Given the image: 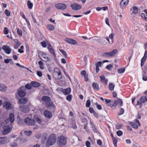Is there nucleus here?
I'll return each instance as SVG.
<instances>
[{
    "label": "nucleus",
    "instance_id": "1",
    "mask_svg": "<svg viewBox=\"0 0 147 147\" xmlns=\"http://www.w3.org/2000/svg\"><path fill=\"white\" fill-rule=\"evenodd\" d=\"M56 137L54 134H52L49 137L46 145L47 147L53 145L56 142Z\"/></svg>",
    "mask_w": 147,
    "mask_h": 147
},
{
    "label": "nucleus",
    "instance_id": "60",
    "mask_svg": "<svg viewBox=\"0 0 147 147\" xmlns=\"http://www.w3.org/2000/svg\"><path fill=\"white\" fill-rule=\"evenodd\" d=\"M118 100H115L113 104V106L114 107L116 106L118 104Z\"/></svg>",
    "mask_w": 147,
    "mask_h": 147
},
{
    "label": "nucleus",
    "instance_id": "27",
    "mask_svg": "<svg viewBox=\"0 0 147 147\" xmlns=\"http://www.w3.org/2000/svg\"><path fill=\"white\" fill-rule=\"evenodd\" d=\"M140 100L141 103H144L146 102H147V96H142L140 99Z\"/></svg>",
    "mask_w": 147,
    "mask_h": 147
},
{
    "label": "nucleus",
    "instance_id": "63",
    "mask_svg": "<svg viewBox=\"0 0 147 147\" xmlns=\"http://www.w3.org/2000/svg\"><path fill=\"white\" fill-rule=\"evenodd\" d=\"M86 144L87 147H90V143L88 141H86Z\"/></svg>",
    "mask_w": 147,
    "mask_h": 147
},
{
    "label": "nucleus",
    "instance_id": "37",
    "mask_svg": "<svg viewBox=\"0 0 147 147\" xmlns=\"http://www.w3.org/2000/svg\"><path fill=\"white\" fill-rule=\"evenodd\" d=\"M105 38H102L101 39H99L98 42L99 44H102L105 42Z\"/></svg>",
    "mask_w": 147,
    "mask_h": 147
},
{
    "label": "nucleus",
    "instance_id": "8",
    "mask_svg": "<svg viewBox=\"0 0 147 147\" xmlns=\"http://www.w3.org/2000/svg\"><path fill=\"white\" fill-rule=\"evenodd\" d=\"M19 110L24 113H27L29 111L30 109L28 106L26 105H22L20 106Z\"/></svg>",
    "mask_w": 147,
    "mask_h": 147
},
{
    "label": "nucleus",
    "instance_id": "39",
    "mask_svg": "<svg viewBox=\"0 0 147 147\" xmlns=\"http://www.w3.org/2000/svg\"><path fill=\"white\" fill-rule=\"evenodd\" d=\"M133 10L132 13L134 14H136L138 12V8L135 6L133 7Z\"/></svg>",
    "mask_w": 147,
    "mask_h": 147
},
{
    "label": "nucleus",
    "instance_id": "52",
    "mask_svg": "<svg viewBox=\"0 0 147 147\" xmlns=\"http://www.w3.org/2000/svg\"><path fill=\"white\" fill-rule=\"evenodd\" d=\"M113 144L115 146H116L117 144V139L115 138H113Z\"/></svg>",
    "mask_w": 147,
    "mask_h": 147
},
{
    "label": "nucleus",
    "instance_id": "34",
    "mask_svg": "<svg viewBox=\"0 0 147 147\" xmlns=\"http://www.w3.org/2000/svg\"><path fill=\"white\" fill-rule=\"evenodd\" d=\"M115 87V85L114 84L110 83L109 86V89L111 91H113L114 90V88Z\"/></svg>",
    "mask_w": 147,
    "mask_h": 147
},
{
    "label": "nucleus",
    "instance_id": "43",
    "mask_svg": "<svg viewBox=\"0 0 147 147\" xmlns=\"http://www.w3.org/2000/svg\"><path fill=\"white\" fill-rule=\"evenodd\" d=\"M131 125L133 127L137 129L138 128V126L137 124L134 122H131Z\"/></svg>",
    "mask_w": 147,
    "mask_h": 147
},
{
    "label": "nucleus",
    "instance_id": "56",
    "mask_svg": "<svg viewBox=\"0 0 147 147\" xmlns=\"http://www.w3.org/2000/svg\"><path fill=\"white\" fill-rule=\"evenodd\" d=\"M12 61L11 59H5L4 61V62L6 63H8L10 61Z\"/></svg>",
    "mask_w": 147,
    "mask_h": 147
},
{
    "label": "nucleus",
    "instance_id": "6",
    "mask_svg": "<svg viewBox=\"0 0 147 147\" xmlns=\"http://www.w3.org/2000/svg\"><path fill=\"white\" fill-rule=\"evenodd\" d=\"M12 126V124L10 126L4 125L3 127V130L2 132L3 134V135H6L10 132L11 130Z\"/></svg>",
    "mask_w": 147,
    "mask_h": 147
},
{
    "label": "nucleus",
    "instance_id": "3",
    "mask_svg": "<svg viewBox=\"0 0 147 147\" xmlns=\"http://www.w3.org/2000/svg\"><path fill=\"white\" fill-rule=\"evenodd\" d=\"M117 50L116 49L113 50L112 51L109 52L104 53L102 54V56L105 58H108L114 56L117 53Z\"/></svg>",
    "mask_w": 147,
    "mask_h": 147
},
{
    "label": "nucleus",
    "instance_id": "59",
    "mask_svg": "<svg viewBox=\"0 0 147 147\" xmlns=\"http://www.w3.org/2000/svg\"><path fill=\"white\" fill-rule=\"evenodd\" d=\"M124 113V110L123 109L121 108L120 109V111L118 113L119 115H121L122 114Z\"/></svg>",
    "mask_w": 147,
    "mask_h": 147
},
{
    "label": "nucleus",
    "instance_id": "44",
    "mask_svg": "<svg viewBox=\"0 0 147 147\" xmlns=\"http://www.w3.org/2000/svg\"><path fill=\"white\" fill-rule=\"evenodd\" d=\"M20 44L19 41H17L16 44L14 45V48L15 49H17L20 45Z\"/></svg>",
    "mask_w": 147,
    "mask_h": 147
},
{
    "label": "nucleus",
    "instance_id": "40",
    "mask_svg": "<svg viewBox=\"0 0 147 147\" xmlns=\"http://www.w3.org/2000/svg\"><path fill=\"white\" fill-rule=\"evenodd\" d=\"M125 71V69L124 68H122L119 69L117 70L118 73L119 74L123 73Z\"/></svg>",
    "mask_w": 147,
    "mask_h": 147
},
{
    "label": "nucleus",
    "instance_id": "62",
    "mask_svg": "<svg viewBox=\"0 0 147 147\" xmlns=\"http://www.w3.org/2000/svg\"><path fill=\"white\" fill-rule=\"evenodd\" d=\"M41 44L43 47L45 48L46 47V44L45 41H43L41 42Z\"/></svg>",
    "mask_w": 147,
    "mask_h": 147
},
{
    "label": "nucleus",
    "instance_id": "17",
    "mask_svg": "<svg viewBox=\"0 0 147 147\" xmlns=\"http://www.w3.org/2000/svg\"><path fill=\"white\" fill-rule=\"evenodd\" d=\"M24 88V87H22L20 88L18 90V94L19 96L20 97H24L25 96L26 94V93L24 91L22 90V88Z\"/></svg>",
    "mask_w": 147,
    "mask_h": 147
},
{
    "label": "nucleus",
    "instance_id": "13",
    "mask_svg": "<svg viewBox=\"0 0 147 147\" xmlns=\"http://www.w3.org/2000/svg\"><path fill=\"white\" fill-rule=\"evenodd\" d=\"M45 105L46 107L48 108L54 109L55 108V105L51 101V100L47 103H45Z\"/></svg>",
    "mask_w": 147,
    "mask_h": 147
},
{
    "label": "nucleus",
    "instance_id": "15",
    "mask_svg": "<svg viewBox=\"0 0 147 147\" xmlns=\"http://www.w3.org/2000/svg\"><path fill=\"white\" fill-rule=\"evenodd\" d=\"M114 35V34L112 33L109 35L108 37H106V40L109 44H112L113 43V41L112 40L113 39V36Z\"/></svg>",
    "mask_w": 147,
    "mask_h": 147
},
{
    "label": "nucleus",
    "instance_id": "45",
    "mask_svg": "<svg viewBox=\"0 0 147 147\" xmlns=\"http://www.w3.org/2000/svg\"><path fill=\"white\" fill-rule=\"evenodd\" d=\"M3 32L4 34H7L9 32V30L7 27H5L3 30Z\"/></svg>",
    "mask_w": 147,
    "mask_h": 147
},
{
    "label": "nucleus",
    "instance_id": "21",
    "mask_svg": "<svg viewBox=\"0 0 147 147\" xmlns=\"http://www.w3.org/2000/svg\"><path fill=\"white\" fill-rule=\"evenodd\" d=\"M102 62L101 61H99L97 63H95L96 67V72L97 73L99 71V67H101Z\"/></svg>",
    "mask_w": 147,
    "mask_h": 147
},
{
    "label": "nucleus",
    "instance_id": "58",
    "mask_svg": "<svg viewBox=\"0 0 147 147\" xmlns=\"http://www.w3.org/2000/svg\"><path fill=\"white\" fill-rule=\"evenodd\" d=\"M113 65H107L106 67V68L109 70H110L111 68L113 67Z\"/></svg>",
    "mask_w": 147,
    "mask_h": 147
},
{
    "label": "nucleus",
    "instance_id": "5",
    "mask_svg": "<svg viewBox=\"0 0 147 147\" xmlns=\"http://www.w3.org/2000/svg\"><path fill=\"white\" fill-rule=\"evenodd\" d=\"M38 56L42 61L45 62H50L51 61V59L47 57L43 52H40L38 53Z\"/></svg>",
    "mask_w": 147,
    "mask_h": 147
},
{
    "label": "nucleus",
    "instance_id": "19",
    "mask_svg": "<svg viewBox=\"0 0 147 147\" xmlns=\"http://www.w3.org/2000/svg\"><path fill=\"white\" fill-rule=\"evenodd\" d=\"M65 41L73 45H76L77 44V42L76 40L71 38H65Z\"/></svg>",
    "mask_w": 147,
    "mask_h": 147
},
{
    "label": "nucleus",
    "instance_id": "26",
    "mask_svg": "<svg viewBox=\"0 0 147 147\" xmlns=\"http://www.w3.org/2000/svg\"><path fill=\"white\" fill-rule=\"evenodd\" d=\"M71 89L69 88L63 89L62 90L63 93L65 95L69 94L71 92Z\"/></svg>",
    "mask_w": 147,
    "mask_h": 147
},
{
    "label": "nucleus",
    "instance_id": "47",
    "mask_svg": "<svg viewBox=\"0 0 147 147\" xmlns=\"http://www.w3.org/2000/svg\"><path fill=\"white\" fill-rule=\"evenodd\" d=\"M11 147H17L18 145L16 142H13L11 143Z\"/></svg>",
    "mask_w": 147,
    "mask_h": 147
},
{
    "label": "nucleus",
    "instance_id": "2",
    "mask_svg": "<svg viewBox=\"0 0 147 147\" xmlns=\"http://www.w3.org/2000/svg\"><path fill=\"white\" fill-rule=\"evenodd\" d=\"M57 143L60 146H65L67 143V138L63 136L59 137L58 138Z\"/></svg>",
    "mask_w": 147,
    "mask_h": 147
},
{
    "label": "nucleus",
    "instance_id": "35",
    "mask_svg": "<svg viewBox=\"0 0 147 147\" xmlns=\"http://www.w3.org/2000/svg\"><path fill=\"white\" fill-rule=\"evenodd\" d=\"M28 6L29 9H31L33 7V4L30 1H28L27 2Z\"/></svg>",
    "mask_w": 147,
    "mask_h": 147
},
{
    "label": "nucleus",
    "instance_id": "61",
    "mask_svg": "<svg viewBox=\"0 0 147 147\" xmlns=\"http://www.w3.org/2000/svg\"><path fill=\"white\" fill-rule=\"evenodd\" d=\"M25 87L28 89H30L31 88V86L28 84H27L26 85Z\"/></svg>",
    "mask_w": 147,
    "mask_h": 147
},
{
    "label": "nucleus",
    "instance_id": "48",
    "mask_svg": "<svg viewBox=\"0 0 147 147\" xmlns=\"http://www.w3.org/2000/svg\"><path fill=\"white\" fill-rule=\"evenodd\" d=\"M17 32L20 36H22V30L18 28H17Z\"/></svg>",
    "mask_w": 147,
    "mask_h": 147
},
{
    "label": "nucleus",
    "instance_id": "49",
    "mask_svg": "<svg viewBox=\"0 0 147 147\" xmlns=\"http://www.w3.org/2000/svg\"><path fill=\"white\" fill-rule=\"evenodd\" d=\"M106 104H107L108 106H109L110 105V103L111 102V100H110L105 99Z\"/></svg>",
    "mask_w": 147,
    "mask_h": 147
},
{
    "label": "nucleus",
    "instance_id": "33",
    "mask_svg": "<svg viewBox=\"0 0 147 147\" xmlns=\"http://www.w3.org/2000/svg\"><path fill=\"white\" fill-rule=\"evenodd\" d=\"M108 7H97L96 8V10L98 11H100L101 10H103L104 11H105L107 10Z\"/></svg>",
    "mask_w": 147,
    "mask_h": 147
},
{
    "label": "nucleus",
    "instance_id": "50",
    "mask_svg": "<svg viewBox=\"0 0 147 147\" xmlns=\"http://www.w3.org/2000/svg\"><path fill=\"white\" fill-rule=\"evenodd\" d=\"M90 105V102L89 100H87L86 103V106L87 107H89Z\"/></svg>",
    "mask_w": 147,
    "mask_h": 147
},
{
    "label": "nucleus",
    "instance_id": "36",
    "mask_svg": "<svg viewBox=\"0 0 147 147\" xmlns=\"http://www.w3.org/2000/svg\"><path fill=\"white\" fill-rule=\"evenodd\" d=\"M38 64L39 65L40 68L42 69H44V64L41 61H39L38 62Z\"/></svg>",
    "mask_w": 147,
    "mask_h": 147
},
{
    "label": "nucleus",
    "instance_id": "24",
    "mask_svg": "<svg viewBox=\"0 0 147 147\" xmlns=\"http://www.w3.org/2000/svg\"><path fill=\"white\" fill-rule=\"evenodd\" d=\"M34 118L35 121H36L39 124L41 123L42 120L40 117L38 116H34Z\"/></svg>",
    "mask_w": 147,
    "mask_h": 147
},
{
    "label": "nucleus",
    "instance_id": "10",
    "mask_svg": "<svg viewBox=\"0 0 147 147\" xmlns=\"http://www.w3.org/2000/svg\"><path fill=\"white\" fill-rule=\"evenodd\" d=\"M56 7L59 9L64 10L67 7L66 4L63 3H59L55 5Z\"/></svg>",
    "mask_w": 147,
    "mask_h": 147
},
{
    "label": "nucleus",
    "instance_id": "18",
    "mask_svg": "<svg viewBox=\"0 0 147 147\" xmlns=\"http://www.w3.org/2000/svg\"><path fill=\"white\" fill-rule=\"evenodd\" d=\"M28 101V99L26 98H21L18 99V101L19 103L21 104H25Z\"/></svg>",
    "mask_w": 147,
    "mask_h": 147
},
{
    "label": "nucleus",
    "instance_id": "12",
    "mask_svg": "<svg viewBox=\"0 0 147 147\" xmlns=\"http://www.w3.org/2000/svg\"><path fill=\"white\" fill-rule=\"evenodd\" d=\"M9 117V119H7L5 120V122L6 123H8L9 120L11 123H13L14 121L15 117L14 114L12 113L10 114Z\"/></svg>",
    "mask_w": 147,
    "mask_h": 147
},
{
    "label": "nucleus",
    "instance_id": "7",
    "mask_svg": "<svg viewBox=\"0 0 147 147\" xmlns=\"http://www.w3.org/2000/svg\"><path fill=\"white\" fill-rule=\"evenodd\" d=\"M25 123L30 126H33L35 125V121L34 119L27 117L24 119Z\"/></svg>",
    "mask_w": 147,
    "mask_h": 147
},
{
    "label": "nucleus",
    "instance_id": "29",
    "mask_svg": "<svg viewBox=\"0 0 147 147\" xmlns=\"http://www.w3.org/2000/svg\"><path fill=\"white\" fill-rule=\"evenodd\" d=\"M5 106L6 109L7 110H9L11 108V104L9 102H6Z\"/></svg>",
    "mask_w": 147,
    "mask_h": 147
},
{
    "label": "nucleus",
    "instance_id": "31",
    "mask_svg": "<svg viewBox=\"0 0 147 147\" xmlns=\"http://www.w3.org/2000/svg\"><path fill=\"white\" fill-rule=\"evenodd\" d=\"M92 86L95 90H98V86L97 83L93 82L92 84Z\"/></svg>",
    "mask_w": 147,
    "mask_h": 147
},
{
    "label": "nucleus",
    "instance_id": "32",
    "mask_svg": "<svg viewBox=\"0 0 147 147\" xmlns=\"http://www.w3.org/2000/svg\"><path fill=\"white\" fill-rule=\"evenodd\" d=\"M47 29L49 30H53L55 28L53 25L51 24H49L47 26Z\"/></svg>",
    "mask_w": 147,
    "mask_h": 147
},
{
    "label": "nucleus",
    "instance_id": "14",
    "mask_svg": "<svg viewBox=\"0 0 147 147\" xmlns=\"http://www.w3.org/2000/svg\"><path fill=\"white\" fill-rule=\"evenodd\" d=\"M129 0H122L120 2V5L122 9L125 8V6L129 2Z\"/></svg>",
    "mask_w": 147,
    "mask_h": 147
},
{
    "label": "nucleus",
    "instance_id": "42",
    "mask_svg": "<svg viewBox=\"0 0 147 147\" xmlns=\"http://www.w3.org/2000/svg\"><path fill=\"white\" fill-rule=\"evenodd\" d=\"M4 13L7 16H10V12L7 9H6L4 11Z\"/></svg>",
    "mask_w": 147,
    "mask_h": 147
},
{
    "label": "nucleus",
    "instance_id": "20",
    "mask_svg": "<svg viewBox=\"0 0 147 147\" xmlns=\"http://www.w3.org/2000/svg\"><path fill=\"white\" fill-rule=\"evenodd\" d=\"M47 48L48 49L50 53L53 55L54 57L55 58L56 56L54 51V49L52 48L51 46L50 45H49V46Z\"/></svg>",
    "mask_w": 147,
    "mask_h": 147
},
{
    "label": "nucleus",
    "instance_id": "38",
    "mask_svg": "<svg viewBox=\"0 0 147 147\" xmlns=\"http://www.w3.org/2000/svg\"><path fill=\"white\" fill-rule=\"evenodd\" d=\"M24 133L27 136H29L31 135L32 132V131H24Z\"/></svg>",
    "mask_w": 147,
    "mask_h": 147
},
{
    "label": "nucleus",
    "instance_id": "51",
    "mask_svg": "<svg viewBox=\"0 0 147 147\" xmlns=\"http://www.w3.org/2000/svg\"><path fill=\"white\" fill-rule=\"evenodd\" d=\"M22 26L23 27V29L24 30V31L25 32L26 31V29L27 28L26 24L25 23H23L22 24Z\"/></svg>",
    "mask_w": 147,
    "mask_h": 147
},
{
    "label": "nucleus",
    "instance_id": "64",
    "mask_svg": "<svg viewBox=\"0 0 147 147\" xmlns=\"http://www.w3.org/2000/svg\"><path fill=\"white\" fill-rule=\"evenodd\" d=\"M97 144L99 146H101L102 145V143L101 141L100 140H98L97 141Z\"/></svg>",
    "mask_w": 147,
    "mask_h": 147
},
{
    "label": "nucleus",
    "instance_id": "41",
    "mask_svg": "<svg viewBox=\"0 0 147 147\" xmlns=\"http://www.w3.org/2000/svg\"><path fill=\"white\" fill-rule=\"evenodd\" d=\"M141 16L145 21L147 22V17H146V15L145 14L142 13Z\"/></svg>",
    "mask_w": 147,
    "mask_h": 147
},
{
    "label": "nucleus",
    "instance_id": "25",
    "mask_svg": "<svg viewBox=\"0 0 147 147\" xmlns=\"http://www.w3.org/2000/svg\"><path fill=\"white\" fill-rule=\"evenodd\" d=\"M31 85L33 87L37 88L40 86V84L37 82L32 81L31 82Z\"/></svg>",
    "mask_w": 147,
    "mask_h": 147
},
{
    "label": "nucleus",
    "instance_id": "53",
    "mask_svg": "<svg viewBox=\"0 0 147 147\" xmlns=\"http://www.w3.org/2000/svg\"><path fill=\"white\" fill-rule=\"evenodd\" d=\"M72 98V96L71 95H68L66 97L67 100L69 101H71Z\"/></svg>",
    "mask_w": 147,
    "mask_h": 147
},
{
    "label": "nucleus",
    "instance_id": "16",
    "mask_svg": "<svg viewBox=\"0 0 147 147\" xmlns=\"http://www.w3.org/2000/svg\"><path fill=\"white\" fill-rule=\"evenodd\" d=\"M44 114L45 117L48 118H50L52 117L51 112L48 110L45 111L44 112Z\"/></svg>",
    "mask_w": 147,
    "mask_h": 147
},
{
    "label": "nucleus",
    "instance_id": "57",
    "mask_svg": "<svg viewBox=\"0 0 147 147\" xmlns=\"http://www.w3.org/2000/svg\"><path fill=\"white\" fill-rule=\"evenodd\" d=\"M86 71L83 70L81 72V74L82 76H86Z\"/></svg>",
    "mask_w": 147,
    "mask_h": 147
},
{
    "label": "nucleus",
    "instance_id": "4",
    "mask_svg": "<svg viewBox=\"0 0 147 147\" xmlns=\"http://www.w3.org/2000/svg\"><path fill=\"white\" fill-rule=\"evenodd\" d=\"M53 75L56 80H59L62 78L61 71L59 68H55V69Z\"/></svg>",
    "mask_w": 147,
    "mask_h": 147
},
{
    "label": "nucleus",
    "instance_id": "30",
    "mask_svg": "<svg viewBox=\"0 0 147 147\" xmlns=\"http://www.w3.org/2000/svg\"><path fill=\"white\" fill-rule=\"evenodd\" d=\"M7 89V88L5 85L3 84L0 85V90L4 92L6 91Z\"/></svg>",
    "mask_w": 147,
    "mask_h": 147
},
{
    "label": "nucleus",
    "instance_id": "28",
    "mask_svg": "<svg viewBox=\"0 0 147 147\" xmlns=\"http://www.w3.org/2000/svg\"><path fill=\"white\" fill-rule=\"evenodd\" d=\"M7 141V138L5 137H0V144H5Z\"/></svg>",
    "mask_w": 147,
    "mask_h": 147
},
{
    "label": "nucleus",
    "instance_id": "46",
    "mask_svg": "<svg viewBox=\"0 0 147 147\" xmlns=\"http://www.w3.org/2000/svg\"><path fill=\"white\" fill-rule=\"evenodd\" d=\"M60 52L63 54L64 56L65 57H67V54L66 52L62 49L59 50Z\"/></svg>",
    "mask_w": 147,
    "mask_h": 147
},
{
    "label": "nucleus",
    "instance_id": "23",
    "mask_svg": "<svg viewBox=\"0 0 147 147\" xmlns=\"http://www.w3.org/2000/svg\"><path fill=\"white\" fill-rule=\"evenodd\" d=\"M100 81L102 83L106 85L107 84L108 80L106 79L104 76H101L100 77Z\"/></svg>",
    "mask_w": 147,
    "mask_h": 147
},
{
    "label": "nucleus",
    "instance_id": "55",
    "mask_svg": "<svg viewBox=\"0 0 147 147\" xmlns=\"http://www.w3.org/2000/svg\"><path fill=\"white\" fill-rule=\"evenodd\" d=\"M37 75L39 77H41L42 76V74L41 71H37L36 72Z\"/></svg>",
    "mask_w": 147,
    "mask_h": 147
},
{
    "label": "nucleus",
    "instance_id": "11",
    "mask_svg": "<svg viewBox=\"0 0 147 147\" xmlns=\"http://www.w3.org/2000/svg\"><path fill=\"white\" fill-rule=\"evenodd\" d=\"M2 49L4 50L6 53L7 54H9L11 52V48L8 45H4L3 46Z\"/></svg>",
    "mask_w": 147,
    "mask_h": 147
},
{
    "label": "nucleus",
    "instance_id": "22",
    "mask_svg": "<svg viewBox=\"0 0 147 147\" xmlns=\"http://www.w3.org/2000/svg\"><path fill=\"white\" fill-rule=\"evenodd\" d=\"M42 100L45 102L46 103L49 102L51 100L50 98L47 96H44L42 97Z\"/></svg>",
    "mask_w": 147,
    "mask_h": 147
},
{
    "label": "nucleus",
    "instance_id": "54",
    "mask_svg": "<svg viewBox=\"0 0 147 147\" xmlns=\"http://www.w3.org/2000/svg\"><path fill=\"white\" fill-rule=\"evenodd\" d=\"M117 134V136H121L123 134L122 132L120 131L119 130L118 131H117L116 132Z\"/></svg>",
    "mask_w": 147,
    "mask_h": 147
},
{
    "label": "nucleus",
    "instance_id": "9",
    "mask_svg": "<svg viewBox=\"0 0 147 147\" xmlns=\"http://www.w3.org/2000/svg\"><path fill=\"white\" fill-rule=\"evenodd\" d=\"M70 7L74 10H79L82 8V6L77 3H74L70 5Z\"/></svg>",
    "mask_w": 147,
    "mask_h": 147
}]
</instances>
